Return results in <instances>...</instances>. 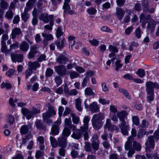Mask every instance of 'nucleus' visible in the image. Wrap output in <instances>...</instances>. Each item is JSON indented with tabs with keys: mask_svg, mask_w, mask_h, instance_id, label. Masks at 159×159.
Instances as JSON below:
<instances>
[{
	"mask_svg": "<svg viewBox=\"0 0 159 159\" xmlns=\"http://www.w3.org/2000/svg\"><path fill=\"white\" fill-rule=\"evenodd\" d=\"M54 20H51L49 21V25H46L44 26V28L45 29L48 30H52V26L54 25Z\"/></svg>",
	"mask_w": 159,
	"mask_h": 159,
	"instance_id": "nucleus-43",
	"label": "nucleus"
},
{
	"mask_svg": "<svg viewBox=\"0 0 159 159\" xmlns=\"http://www.w3.org/2000/svg\"><path fill=\"white\" fill-rule=\"evenodd\" d=\"M44 154L43 152L38 150L36 152L35 157L37 159H38L43 157Z\"/></svg>",
	"mask_w": 159,
	"mask_h": 159,
	"instance_id": "nucleus-47",
	"label": "nucleus"
},
{
	"mask_svg": "<svg viewBox=\"0 0 159 159\" xmlns=\"http://www.w3.org/2000/svg\"><path fill=\"white\" fill-rule=\"evenodd\" d=\"M28 66L30 67V68L32 70H36L37 68L40 67V64L37 61L34 62L29 61L28 62Z\"/></svg>",
	"mask_w": 159,
	"mask_h": 159,
	"instance_id": "nucleus-14",
	"label": "nucleus"
},
{
	"mask_svg": "<svg viewBox=\"0 0 159 159\" xmlns=\"http://www.w3.org/2000/svg\"><path fill=\"white\" fill-rule=\"evenodd\" d=\"M59 132V127L57 126L52 125L51 128V133L53 135H57Z\"/></svg>",
	"mask_w": 159,
	"mask_h": 159,
	"instance_id": "nucleus-29",
	"label": "nucleus"
},
{
	"mask_svg": "<svg viewBox=\"0 0 159 159\" xmlns=\"http://www.w3.org/2000/svg\"><path fill=\"white\" fill-rule=\"evenodd\" d=\"M31 9L28 7H26L25 8L24 12L21 14V18L22 19L25 21H26L29 17V15L28 13V11Z\"/></svg>",
	"mask_w": 159,
	"mask_h": 159,
	"instance_id": "nucleus-17",
	"label": "nucleus"
},
{
	"mask_svg": "<svg viewBox=\"0 0 159 159\" xmlns=\"http://www.w3.org/2000/svg\"><path fill=\"white\" fill-rule=\"evenodd\" d=\"M0 7L3 9H7L8 7V3L5 1H2L0 3Z\"/></svg>",
	"mask_w": 159,
	"mask_h": 159,
	"instance_id": "nucleus-52",
	"label": "nucleus"
},
{
	"mask_svg": "<svg viewBox=\"0 0 159 159\" xmlns=\"http://www.w3.org/2000/svg\"><path fill=\"white\" fill-rule=\"evenodd\" d=\"M1 50L2 52L5 53L6 55L8 54L11 51L10 49H7L6 42H3L2 43H1Z\"/></svg>",
	"mask_w": 159,
	"mask_h": 159,
	"instance_id": "nucleus-23",
	"label": "nucleus"
},
{
	"mask_svg": "<svg viewBox=\"0 0 159 159\" xmlns=\"http://www.w3.org/2000/svg\"><path fill=\"white\" fill-rule=\"evenodd\" d=\"M92 123L94 128L97 129H100L102 126V123L100 120H92Z\"/></svg>",
	"mask_w": 159,
	"mask_h": 159,
	"instance_id": "nucleus-22",
	"label": "nucleus"
},
{
	"mask_svg": "<svg viewBox=\"0 0 159 159\" xmlns=\"http://www.w3.org/2000/svg\"><path fill=\"white\" fill-rule=\"evenodd\" d=\"M85 108L86 109H89L92 113H96L99 111V107L95 102H93L88 105L86 103V101L84 102Z\"/></svg>",
	"mask_w": 159,
	"mask_h": 159,
	"instance_id": "nucleus-3",
	"label": "nucleus"
},
{
	"mask_svg": "<svg viewBox=\"0 0 159 159\" xmlns=\"http://www.w3.org/2000/svg\"><path fill=\"white\" fill-rule=\"evenodd\" d=\"M16 73L15 70L12 69H10L6 73V75L9 77H11Z\"/></svg>",
	"mask_w": 159,
	"mask_h": 159,
	"instance_id": "nucleus-42",
	"label": "nucleus"
},
{
	"mask_svg": "<svg viewBox=\"0 0 159 159\" xmlns=\"http://www.w3.org/2000/svg\"><path fill=\"white\" fill-rule=\"evenodd\" d=\"M37 140L39 142V147L40 150L43 151L45 148L44 145V139L42 136H39L37 138Z\"/></svg>",
	"mask_w": 159,
	"mask_h": 159,
	"instance_id": "nucleus-15",
	"label": "nucleus"
},
{
	"mask_svg": "<svg viewBox=\"0 0 159 159\" xmlns=\"http://www.w3.org/2000/svg\"><path fill=\"white\" fill-rule=\"evenodd\" d=\"M89 80V78L88 77H85L82 83V86L84 87H85L86 86L87 83Z\"/></svg>",
	"mask_w": 159,
	"mask_h": 159,
	"instance_id": "nucleus-63",
	"label": "nucleus"
},
{
	"mask_svg": "<svg viewBox=\"0 0 159 159\" xmlns=\"http://www.w3.org/2000/svg\"><path fill=\"white\" fill-rule=\"evenodd\" d=\"M42 116L43 119H47L52 116L51 114L48 111L43 113Z\"/></svg>",
	"mask_w": 159,
	"mask_h": 159,
	"instance_id": "nucleus-64",
	"label": "nucleus"
},
{
	"mask_svg": "<svg viewBox=\"0 0 159 159\" xmlns=\"http://www.w3.org/2000/svg\"><path fill=\"white\" fill-rule=\"evenodd\" d=\"M109 49L110 51L112 52L117 53L118 51V50L116 47L111 45L109 46Z\"/></svg>",
	"mask_w": 159,
	"mask_h": 159,
	"instance_id": "nucleus-59",
	"label": "nucleus"
},
{
	"mask_svg": "<svg viewBox=\"0 0 159 159\" xmlns=\"http://www.w3.org/2000/svg\"><path fill=\"white\" fill-rule=\"evenodd\" d=\"M104 118V115L102 113L95 114L93 116L92 119H101Z\"/></svg>",
	"mask_w": 159,
	"mask_h": 159,
	"instance_id": "nucleus-41",
	"label": "nucleus"
},
{
	"mask_svg": "<svg viewBox=\"0 0 159 159\" xmlns=\"http://www.w3.org/2000/svg\"><path fill=\"white\" fill-rule=\"evenodd\" d=\"M21 112L23 115L25 116L27 119H30L34 117L31 111H30L27 108H22Z\"/></svg>",
	"mask_w": 159,
	"mask_h": 159,
	"instance_id": "nucleus-10",
	"label": "nucleus"
},
{
	"mask_svg": "<svg viewBox=\"0 0 159 159\" xmlns=\"http://www.w3.org/2000/svg\"><path fill=\"white\" fill-rule=\"evenodd\" d=\"M18 100L17 99H15L14 100L13 98H10L9 100V103L11 107H14L15 106V104L14 103L16 102Z\"/></svg>",
	"mask_w": 159,
	"mask_h": 159,
	"instance_id": "nucleus-56",
	"label": "nucleus"
},
{
	"mask_svg": "<svg viewBox=\"0 0 159 159\" xmlns=\"http://www.w3.org/2000/svg\"><path fill=\"white\" fill-rule=\"evenodd\" d=\"M128 113L125 111H122L117 112L116 113V116L120 119H124L127 118V116Z\"/></svg>",
	"mask_w": 159,
	"mask_h": 159,
	"instance_id": "nucleus-18",
	"label": "nucleus"
},
{
	"mask_svg": "<svg viewBox=\"0 0 159 159\" xmlns=\"http://www.w3.org/2000/svg\"><path fill=\"white\" fill-rule=\"evenodd\" d=\"M121 62V60H118L115 63L116 65L115 70L117 71H118L119 69L121 68L122 66V64Z\"/></svg>",
	"mask_w": 159,
	"mask_h": 159,
	"instance_id": "nucleus-48",
	"label": "nucleus"
},
{
	"mask_svg": "<svg viewBox=\"0 0 159 159\" xmlns=\"http://www.w3.org/2000/svg\"><path fill=\"white\" fill-rule=\"evenodd\" d=\"M50 140L51 145L53 148H56L57 146V142L55 138L52 136L50 137Z\"/></svg>",
	"mask_w": 159,
	"mask_h": 159,
	"instance_id": "nucleus-39",
	"label": "nucleus"
},
{
	"mask_svg": "<svg viewBox=\"0 0 159 159\" xmlns=\"http://www.w3.org/2000/svg\"><path fill=\"white\" fill-rule=\"evenodd\" d=\"M96 9L92 7L88 8L87 10V11L90 15L94 14L96 13Z\"/></svg>",
	"mask_w": 159,
	"mask_h": 159,
	"instance_id": "nucleus-57",
	"label": "nucleus"
},
{
	"mask_svg": "<svg viewBox=\"0 0 159 159\" xmlns=\"http://www.w3.org/2000/svg\"><path fill=\"white\" fill-rule=\"evenodd\" d=\"M154 138L157 141L159 139V124L158 125L157 129L154 132Z\"/></svg>",
	"mask_w": 159,
	"mask_h": 159,
	"instance_id": "nucleus-58",
	"label": "nucleus"
},
{
	"mask_svg": "<svg viewBox=\"0 0 159 159\" xmlns=\"http://www.w3.org/2000/svg\"><path fill=\"white\" fill-rule=\"evenodd\" d=\"M30 127V125H24L21 126L20 129V133L21 134L25 135L27 134Z\"/></svg>",
	"mask_w": 159,
	"mask_h": 159,
	"instance_id": "nucleus-25",
	"label": "nucleus"
},
{
	"mask_svg": "<svg viewBox=\"0 0 159 159\" xmlns=\"http://www.w3.org/2000/svg\"><path fill=\"white\" fill-rule=\"evenodd\" d=\"M22 33L20 29L19 28H15L12 31L11 34V38L12 39L15 38L17 35H19Z\"/></svg>",
	"mask_w": 159,
	"mask_h": 159,
	"instance_id": "nucleus-16",
	"label": "nucleus"
},
{
	"mask_svg": "<svg viewBox=\"0 0 159 159\" xmlns=\"http://www.w3.org/2000/svg\"><path fill=\"white\" fill-rule=\"evenodd\" d=\"M54 16L52 15H48L46 13L41 14L39 16V19L43 21L45 23H48L50 20H54Z\"/></svg>",
	"mask_w": 159,
	"mask_h": 159,
	"instance_id": "nucleus-6",
	"label": "nucleus"
},
{
	"mask_svg": "<svg viewBox=\"0 0 159 159\" xmlns=\"http://www.w3.org/2000/svg\"><path fill=\"white\" fill-rule=\"evenodd\" d=\"M140 19V21H147V22L148 23L151 21L152 20H153L151 18L150 15H145L143 13L141 14Z\"/></svg>",
	"mask_w": 159,
	"mask_h": 159,
	"instance_id": "nucleus-21",
	"label": "nucleus"
},
{
	"mask_svg": "<svg viewBox=\"0 0 159 159\" xmlns=\"http://www.w3.org/2000/svg\"><path fill=\"white\" fill-rule=\"evenodd\" d=\"M99 142H92V145L93 148L95 150H97L99 148Z\"/></svg>",
	"mask_w": 159,
	"mask_h": 159,
	"instance_id": "nucleus-61",
	"label": "nucleus"
},
{
	"mask_svg": "<svg viewBox=\"0 0 159 159\" xmlns=\"http://www.w3.org/2000/svg\"><path fill=\"white\" fill-rule=\"evenodd\" d=\"M70 133V130L68 128L65 127L61 135H63L67 138V137L69 136Z\"/></svg>",
	"mask_w": 159,
	"mask_h": 159,
	"instance_id": "nucleus-38",
	"label": "nucleus"
},
{
	"mask_svg": "<svg viewBox=\"0 0 159 159\" xmlns=\"http://www.w3.org/2000/svg\"><path fill=\"white\" fill-rule=\"evenodd\" d=\"M67 2L65 1L63 6V8L64 10V13L66 14L67 13L70 15H72L74 13V11L72 10H70V7Z\"/></svg>",
	"mask_w": 159,
	"mask_h": 159,
	"instance_id": "nucleus-9",
	"label": "nucleus"
},
{
	"mask_svg": "<svg viewBox=\"0 0 159 159\" xmlns=\"http://www.w3.org/2000/svg\"><path fill=\"white\" fill-rule=\"evenodd\" d=\"M11 58L13 62H21L23 56L22 54H16L14 53L11 55Z\"/></svg>",
	"mask_w": 159,
	"mask_h": 159,
	"instance_id": "nucleus-12",
	"label": "nucleus"
},
{
	"mask_svg": "<svg viewBox=\"0 0 159 159\" xmlns=\"http://www.w3.org/2000/svg\"><path fill=\"white\" fill-rule=\"evenodd\" d=\"M149 134V132L145 131L143 129H140L139 131L138 132L137 137L139 138H142L144 135H148Z\"/></svg>",
	"mask_w": 159,
	"mask_h": 159,
	"instance_id": "nucleus-32",
	"label": "nucleus"
},
{
	"mask_svg": "<svg viewBox=\"0 0 159 159\" xmlns=\"http://www.w3.org/2000/svg\"><path fill=\"white\" fill-rule=\"evenodd\" d=\"M125 14V11L121 8L117 7L116 9V15L120 20H121Z\"/></svg>",
	"mask_w": 159,
	"mask_h": 159,
	"instance_id": "nucleus-19",
	"label": "nucleus"
},
{
	"mask_svg": "<svg viewBox=\"0 0 159 159\" xmlns=\"http://www.w3.org/2000/svg\"><path fill=\"white\" fill-rule=\"evenodd\" d=\"M70 73V77L71 79H75L79 76V74L75 71H71Z\"/></svg>",
	"mask_w": 159,
	"mask_h": 159,
	"instance_id": "nucleus-54",
	"label": "nucleus"
},
{
	"mask_svg": "<svg viewBox=\"0 0 159 159\" xmlns=\"http://www.w3.org/2000/svg\"><path fill=\"white\" fill-rule=\"evenodd\" d=\"M67 145V138L63 135L59 137L57 139V146L66 148Z\"/></svg>",
	"mask_w": 159,
	"mask_h": 159,
	"instance_id": "nucleus-8",
	"label": "nucleus"
},
{
	"mask_svg": "<svg viewBox=\"0 0 159 159\" xmlns=\"http://www.w3.org/2000/svg\"><path fill=\"white\" fill-rule=\"evenodd\" d=\"M75 105L76 109L79 111H82V107L81 106V101L80 98H77L75 99Z\"/></svg>",
	"mask_w": 159,
	"mask_h": 159,
	"instance_id": "nucleus-26",
	"label": "nucleus"
},
{
	"mask_svg": "<svg viewBox=\"0 0 159 159\" xmlns=\"http://www.w3.org/2000/svg\"><path fill=\"white\" fill-rule=\"evenodd\" d=\"M37 0H29L26 3V7L32 9L33 6L36 2Z\"/></svg>",
	"mask_w": 159,
	"mask_h": 159,
	"instance_id": "nucleus-37",
	"label": "nucleus"
},
{
	"mask_svg": "<svg viewBox=\"0 0 159 159\" xmlns=\"http://www.w3.org/2000/svg\"><path fill=\"white\" fill-rule=\"evenodd\" d=\"M31 136L30 135H28L25 136V138L22 139V141L21 145L25 144L28 141V140L31 138Z\"/></svg>",
	"mask_w": 159,
	"mask_h": 159,
	"instance_id": "nucleus-55",
	"label": "nucleus"
},
{
	"mask_svg": "<svg viewBox=\"0 0 159 159\" xmlns=\"http://www.w3.org/2000/svg\"><path fill=\"white\" fill-rule=\"evenodd\" d=\"M148 23L147 27V28L151 29L152 31H153L156 25V22L153 20H152L151 21H150Z\"/></svg>",
	"mask_w": 159,
	"mask_h": 159,
	"instance_id": "nucleus-34",
	"label": "nucleus"
},
{
	"mask_svg": "<svg viewBox=\"0 0 159 159\" xmlns=\"http://www.w3.org/2000/svg\"><path fill=\"white\" fill-rule=\"evenodd\" d=\"M65 42V40L63 39L61 41L56 42V44L57 48L59 49L62 48L63 47V45Z\"/></svg>",
	"mask_w": 159,
	"mask_h": 159,
	"instance_id": "nucleus-46",
	"label": "nucleus"
},
{
	"mask_svg": "<svg viewBox=\"0 0 159 159\" xmlns=\"http://www.w3.org/2000/svg\"><path fill=\"white\" fill-rule=\"evenodd\" d=\"M146 93H154V89H159V84L156 82L148 81L146 83Z\"/></svg>",
	"mask_w": 159,
	"mask_h": 159,
	"instance_id": "nucleus-2",
	"label": "nucleus"
},
{
	"mask_svg": "<svg viewBox=\"0 0 159 159\" xmlns=\"http://www.w3.org/2000/svg\"><path fill=\"white\" fill-rule=\"evenodd\" d=\"M134 138L131 136H129L127 138V141L125 144V149L126 150L133 149L132 148V143Z\"/></svg>",
	"mask_w": 159,
	"mask_h": 159,
	"instance_id": "nucleus-11",
	"label": "nucleus"
},
{
	"mask_svg": "<svg viewBox=\"0 0 159 159\" xmlns=\"http://www.w3.org/2000/svg\"><path fill=\"white\" fill-rule=\"evenodd\" d=\"M136 74L141 78H143L145 75V73L144 70L142 69H139L136 72Z\"/></svg>",
	"mask_w": 159,
	"mask_h": 159,
	"instance_id": "nucleus-45",
	"label": "nucleus"
},
{
	"mask_svg": "<svg viewBox=\"0 0 159 159\" xmlns=\"http://www.w3.org/2000/svg\"><path fill=\"white\" fill-rule=\"evenodd\" d=\"M85 93L86 95H94L95 93L90 88L88 87L85 89Z\"/></svg>",
	"mask_w": 159,
	"mask_h": 159,
	"instance_id": "nucleus-36",
	"label": "nucleus"
},
{
	"mask_svg": "<svg viewBox=\"0 0 159 159\" xmlns=\"http://www.w3.org/2000/svg\"><path fill=\"white\" fill-rule=\"evenodd\" d=\"M56 72L60 76H62L66 75V70L65 66L60 65L55 67Z\"/></svg>",
	"mask_w": 159,
	"mask_h": 159,
	"instance_id": "nucleus-7",
	"label": "nucleus"
},
{
	"mask_svg": "<svg viewBox=\"0 0 159 159\" xmlns=\"http://www.w3.org/2000/svg\"><path fill=\"white\" fill-rule=\"evenodd\" d=\"M106 127L110 131H113L115 130L117 132L119 130V128L116 126L111 125L110 123V120H107Z\"/></svg>",
	"mask_w": 159,
	"mask_h": 159,
	"instance_id": "nucleus-13",
	"label": "nucleus"
},
{
	"mask_svg": "<svg viewBox=\"0 0 159 159\" xmlns=\"http://www.w3.org/2000/svg\"><path fill=\"white\" fill-rule=\"evenodd\" d=\"M61 148L59 149L58 153L59 155L62 157H64L65 155L66 150L65 148H66L63 147H61Z\"/></svg>",
	"mask_w": 159,
	"mask_h": 159,
	"instance_id": "nucleus-60",
	"label": "nucleus"
},
{
	"mask_svg": "<svg viewBox=\"0 0 159 159\" xmlns=\"http://www.w3.org/2000/svg\"><path fill=\"white\" fill-rule=\"evenodd\" d=\"M1 87L2 88H6L7 89H9L11 87V85L9 83L3 82L1 84Z\"/></svg>",
	"mask_w": 159,
	"mask_h": 159,
	"instance_id": "nucleus-53",
	"label": "nucleus"
},
{
	"mask_svg": "<svg viewBox=\"0 0 159 159\" xmlns=\"http://www.w3.org/2000/svg\"><path fill=\"white\" fill-rule=\"evenodd\" d=\"M53 74V70L50 68L47 69L45 72V76L50 77Z\"/></svg>",
	"mask_w": 159,
	"mask_h": 159,
	"instance_id": "nucleus-40",
	"label": "nucleus"
},
{
	"mask_svg": "<svg viewBox=\"0 0 159 159\" xmlns=\"http://www.w3.org/2000/svg\"><path fill=\"white\" fill-rule=\"evenodd\" d=\"M146 151L150 152V149H153L155 146V141L153 136H150L148 137L147 141L145 143Z\"/></svg>",
	"mask_w": 159,
	"mask_h": 159,
	"instance_id": "nucleus-5",
	"label": "nucleus"
},
{
	"mask_svg": "<svg viewBox=\"0 0 159 159\" xmlns=\"http://www.w3.org/2000/svg\"><path fill=\"white\" fill-rule=\"evenodd\" d=\"M68 39L69 42V45L71 46L72 49V46H74L75 42V38L73 36H70L68 37Z\"/></svg>",
	"mask_w": 159,
	"mask_h": 159,
	"instance_id": "nucleus-44",
	"label": "nucleus"
},
{
	"mask_svg": "<svg viewBox=\"0 0 159 159\" xmlns=\"http://www.w3.org/2000/svg\"><path fill=\"white\" fill-rule=\"evenodd\" d=\"M33 73V71L32 70H31L30 68L27 70L25 72L26 79H28V78Z\"/></svg>",
	"mask_w": 159,
	"mask_h": 159,
	"instance_id": "nucleus-62",
	"label": "nucleus"
},
{
	"mask_svg": "<svg viewBox=\"0 0 159 159\" xmlns=\"http://www.w3.org/2000/svg\"><path fill=\"white\" fill-rule=\"evenodd\" d=\"M13 12L10 9L6 11L5 15V18L8 20H11L13 16Z\"/></svg>",
	"mask_w": 159,
	"mask_h": 159,
	"instance_id": "nucleus-27",
	"label": "nucleus"
},
{
	"mask_svg": "<svg viewBox=\"0 0 159 159\" xmlns=\"http://www.w3.org/2000/svg\"><path fill=\"white\" fill-rule=\"evenodd\" d=\"M48 112L51 114L52 116L55 115L56 114V112L54 110L53 107L51 105H49L48 107Z\"/></svg>",
	"mask_w": 159,
	"mask_h": 159,
	"instance_id": "nucleus-51",
	"label": "nucleus"
},
{
	"mask_svg": "<svg viewBox=\"0 0 159 159\" xmlns=\"http://www.w3.org/2000/svg\"><path fill=\"white\" fill-rule=\"evenodd\" d=\"M42 36L45 38V40L47 41H50L53 39V37L51 34H47L44 31L42 34Z\"/></svg>",
	"mask_w": 159,
	"mask_h": 159,
	"instance_id": "nucleus-31",
	"label": "nucleus"
},
{
	"mask_svg": "<svg viewBox=\"0 0 159 159\" xmlns=\"http://www.w3.org/2000/svg\"><path fill=\"white\" fill-rule=\"evenodd\" d=\"M29 48V44L25 41H23L20 45V49L23 52H27Z\"/></svg>",
	"mask_w": 159,
	"mask_h": 159,
	"instance_id": "nucleus-20",
	"label": "nucleus"
},
{
	"mask_svg": "<svg viewBox=\"0 0 159 159\" xmlns=\"http://www.w3.org/2000/svg\"><path fill=\"white\" fill-rule=\"evenodd\" d=\"M89 120H84L83 126L80 127V129H76L71 135V137L76 139H79L82 136L84 132L88 129V123Z\"/></svg>",
	"mask_w": 159,
	"mask_h": 159,
	"instance_id": "nucleus-1",
	"label": "nucleus"
},
{
	"mask_svg": "<svg viewBox=\"0 0 159 159\" xmlns=\"http://www.w3.org/2000/svg\"><path fill=\"white\" fill-rule=\"evenodd\" d=\"M38 48L37 44L32 45L30 47V51L37 53H38Z\"/></svg>",
	"mask_w": 159,
	"mask_h": 159,
	"instance_id": "nucleus-50",
	"label": "nucleus"
},
{
	"mask_svg": "<svg viewBox=\"0 0 159 159\" xmlns=\"http://www.w3.org/2000/svg\"><path fill=\"white\" fill-rule=\"evenodd\" d=\"M119 91L121 93L127 98L130 99L131 98L128 91L126 89L122 88L119 89Z\"/></svg>",
	"mask_w": 159,
	"mask_h": 159,
	"instance_id": "nucleus-30",
	"label": "nucleus"
},
{
	"mask_svg": "<svg viewBox=\"0 0 159 159\" xmlns=\"http://www.w3.org/2000/svg\"><path fill=\"white\" fill-rule=\"evenodd\" d=\"M120 124L119 126L121 132L124 135H128V131L129 130V128L128 125L126 123L125 120H120Z\"/></svg>",
	"mask_w": 159,
	"mask_h": 159,
	"instance_id": "nucleus-4",
	"label": "nucleus"
},
{
	"mask_svg": "<svg viewBox=\"0 0 159 159\" xmlns=\"http://www.w3.org/2000/svg\"><path fill=\"white\" fill-rule=\"evenodd\" d=\"M54 80L57 87L59 86L62 83V80L60 75L56 76Z\"/></svg>",
	"mask_w": 159,
	"mask_h": 159,
	"instance_id": "nucleus-33",
	"label": "nucleus"
},
{
	"mask_svg": "<svg viewBox=\"0 0 159 159\" xmlns=\"http://www.w3.org/2000/svg\"><path fill=\"white\" fill-rule=\"evenodd\" d=\"M147 101L148 103H151L154 99V93H147Z\"/></svg>",
	"mask_w": 159,
	"mask_h": 159,
	"instance_id": "nucleus-28",
	"label": "nucleus"
},
{
	"mask_svg": "<svg viewBox=\"0 0 159 159\" xmlns=\"http://www.w3.org/2000/svg\"><path fill=\"white\" fill-rule=\"evenodd\" d=\"M133 149L134 148L136 151H140L141 148L140 144L137 142L136 141H134L133 143Z\"/></svg>",
	"mask_w": 159,
	"mask_h": 159,
	"instance_id": "nucleus-35",
	"label": "nucleus"
},
{
	"mask_svg": "<svg viewBox=\"0 0 159 159\" xmlns=\"http://www.w3.org/2000/svg\"><path fill=\"white\" fill-rule=\"evenodd\" d=\"M68 59L63 55H60L57 59V61L59 64H65Z\"/></svg>",
	"mask_w": 159,
	"mask_h": 159,
	"instance_id": "nucleus-24",
	"label": "nucleus"
},
{
	"mask_svg": "<svg viewBox=\"0 0 159 159\" xmlns=\"http://www.w3.org/2000/svg\"><path fill=\"white\" fill-rule=\"evenodd\" d=\"M134 33L138 39L141 38L142 32L141 30L139 28H138L136 29Z\"/></svg>",
	"mask_w": 159,
	"mask_h": 159,
	"instance_id": "nucleus-49",
	"label": "nucleus"
}]
</instances>
